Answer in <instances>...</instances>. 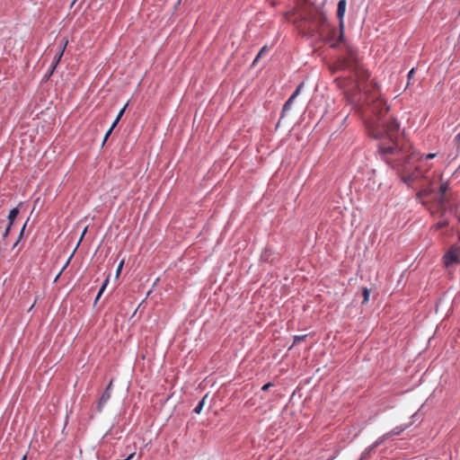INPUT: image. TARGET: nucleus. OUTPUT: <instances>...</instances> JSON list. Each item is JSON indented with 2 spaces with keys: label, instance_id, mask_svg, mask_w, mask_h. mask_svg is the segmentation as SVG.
I'll return each instance as SVG.
<instances>
[{
  "label": "nucleus",
  "instance_id": "nucleus-1",
  "mask_svg": "<svg viewBox=\"0 0 460 460\" xmlns=\"http://www.w3.org/2000/svg\"><path fill=\"white\" fill-rule=\"evenodd\" d=\"M340 66L351 73L345 84V98L352 109L367 118L366 125L368 134L379 139L378 149L384 159L397 170L402 181L407 186L420 188L416 194L417 199L421 200L428 197L434 192L436 179L440 181L442 176L437 171L429 173L431 164L428 160L435 158L437 154L424 155L416 152L401 134L396 119H383L389 108L381 97L377 84L369 80L368 71L362 66L353 49L348 50L347 56L341 60Z\"/></svg>",
  "mask_w": 460,
  "mask_h": 460
},
{
  "label": "nucleus",
  "instance_id": "nucleus-2",
  "mask_svg": "<svg viewBox=\"0 0 460 460\" xmlns=\"http://www.w3.org/2000/svg\"><path fill=\"white\" fill-rule=\"evenodd\" d=\"M444 265L447 270L454 269L460 263V249L452 247L443 257Z\"/></svg>",
  "mask_w": 460,
  "mask_h": 460
},
{
  "label": "nucleus",
  "instance_id": "nucleus-3",
  "mask_svg": "<svg viewBox=\"0 0 460 460\" xmlns=\"http://www.w3.org/2000/svg\"><path fill=\"white\" fill-rule=\"evenodd\" d=\"M346 5H347L346 0H340L338 2L337 17L339 18L340 27H341V32H340V35H339V40H342L344 38V22H343V18H344L345 12H346Z\"/></svg>",
  "mask_w": 460,
  "mask_h": 460
},
{
  "label": "nucleus",
  "instance_id": "nucleus-4",
  "mask_svg": "<svg viewBox=\"0 0 460 460\" xmlns=\"http://www.w3.org/2000/svg\"><path fill=\"white\" fill-rule=\"evenodd\" d=\"M438 182H439V186H438V192H439L438 202H439L441 209H445V205H446V202H447L446 192L449 189V183H448V181H441V180L439 181L437 178L435 184H437ZM435 187H436V185H434V188Z\"/></svg>",
  "mask_w": 460,
  "mask_h": 460
},
{
  "label": "nucleus",
  "instance_id": "nucleus-5",
  "mask_svg": "<svg viewBox=\"0 0 460 460\" xmlns=\"http://www.w3.org/2000/svg\"><path fill=\"white\" fill-rule=\"evenodd\" d=\"M389 438H391V433H385L384 434L383 436H381L380 438H378L371 446H369L368 447H367L364 452L362 453L361 455V457L359 458V460H365L367 458V456L372 453V451L377 447L378 446H380L381 444H383L386 439H388Z\"/></svg>",
  "mask_w": 460,
  "mask_h": 460
},
{
  "label": "nucleus",
  "instance_id": "nucleus-6",
  "mask_svg": "<svg viewBox=\"0 0 460 460\" xmlns=\"http://www.w3.org/2000/svg\"><path fill=\"white\" fill-rule=\"evenodd\" d=\"M326 22V17L323 13H317L314 17L312 24L308 28V33L314 35Z\"/></svg>",
  "mask_w": 460,
  "mask_h": 460
},
{
  "label": "nucleus",
  "instance_id": "nucleus-7",
  "mask_svg": "<svg viewBox=\"0 0 460 460\" xmlns=\"http://www.w3.org/2000/svg\"><path fill=\"white\" fill-rule=\"evenodd\" d=\"M340 32L341 29L339 31L336 28L330 30L326 41L330 43L331 48H336L338 44L343 40V39L339 40Z\"/></svg>",
  "mask_w": 460,
  "mask_h": 460
},
{
  "label": "nucleus",
  "instance_id": "nucleus-8",
  "mask_svg": "<svg viewBox=\"0 0 460 460\" xmlns=\"http://www.w3.org/2000/svg\"><path fill=\"white\" fill-rule=\"evenodd\" d=\"M68 43V40H63L62 42L60 43L59 47H58V52L56 53L55 55V58H54V61H53V64H52V66H51V70H50V75L54 72V70L56 69V66L59 63L63 54H64V51H65V49Z\"/></svg>",
  "mask_w": 460,
  "mask_h": 460
},
{
  "label": "nucleus",
  "instance_id": "nucleus-9",
  "mask_svg": "<svg viewBox=\"0 0 460 460\" xmlns=\"http://www.w3.org/2000/svg\"><path fill=\"white\" fill-rule=\"evenodd\" d=\"M111 398V393L108 391V389H105L103 394H102L99 403H98V411H102L104 404L110 400Z\"/></svg>",
  "mask_w": 460,
  "mask_h": 460
},
{
  "label": "nucleus",
  "instance_id": "nucleus-10",
  "mask_svg": "<svg viewBox=\"0 0 460 460\" xmlns=\"http://www.w3.org/2000/svg\"><path fill=\"white\" fill-rule=\"evenodd\" d=\"M19 214V209L17 208H13L8 215V224L13 226L14 219L17 217Z\"/></svg>",
  "mask_w": 460,
  "mask_h": 460
},
{
  "label": "nucleus",
  "instance_id": "nucleus-11",
  "mask_svg": "<svg viewBox=\"0 0 460 460\" xmlns=\"http://www.w3.org/2000/svg\"><path fill=\"white\" fill-rule=\"evenodd\" d=\"M208 398V394H206L200 401L198 403V405L194 408L193 411L196 413V414H199L202 410H203V407L205 405V401L206 399Z\"/></svg>",
  "mask_w": 460,
  "mask_h": 460
},
{
  "label": "nucleus",
  "instance_id": "nucleus-12",
  "mask_svg": "<svg viewBox=\"0 0 460 460\" xmlns=\"http://www.w3.org/2000/svg\"><path fill=\"white\" fill-rule=\"evenodd\" d=\"M448 225V220L446 218H441L434 226L437 230L442 229Z\"/></svg>",
  "mask_w": 460,
  "mask_h": 460
},
{
  "label": "nucleus",
  "instance_id": "nucleus-13",
  "mask_svg": "<svg viewBox=\"0 0 460 460\" xmlns=\"http://www.w3.org/2000/svg\"><path fill=\"white\" fill-rule=\"evenodd\" d=\"M362 295H363V301L362 304H366L369 300L370 291L367 288H364L362 289Z\"/></svg>",
  "mask_w": 460,
  "mask_h": 460
},
{
  "label": "nucleus",
  "instance_id": "nucleus-14",
  "mask_svg": "<svg viewBox=\"0 0 460 460\" xmlns=\"http://www.w3.org/2000/svg\"><path fill=\"white\" fill-rule=\"evenodd\" d=\"M305 85V83L302 82L296 89V91L292 93V95L290 96L291 97V100H295L298 94L300 93L301 90L303 89Z\"/></svg>",
  "mask_w": 460,
  "mask_h": 460
},
{
  "label": "nucleus",
  "instance_id": "nucleus-15",
  "mask_svg": "<svg viewBox=\"0 0 460 460\" xmlns=\"http://www.w3.org/2000/svg\"><path fill=\"white\" fill-rule=\"evenodd\" d=\"M108 282H109L108 279L103 282L102 286L101 287V288H100V290L98 292V295L96 296V300H98L101 297V296L102 295L103 291L105 290V288H106V287L108 285Z\"/></svg>",
  "mask_w": 460,
  "mask_h": 460
},
{
  "label": "nucleus",
  "instance_id": "nucleus-16",
  "mask_svg": "<svg viewBox=\"0 0 460 460\" xmlns=\"http://www.w3.org/2000/svg\"><path fill=\"white\" fill-rule=\"evenodd\" d=\"M306 334L305 335H296L294 337V342H293V345L304 341L305 338H306Z\"/></svg>",
  "mask_w": 460,
  "mask_h": 460
},
{
  "label": "nucleus",
  "instance_id": "nucleus-17",
  "mask_svg": "<svg viewBox=\"0 0 460 460\" xmlns=\"http://www.w3.org/2000/svg\"><path fill=\"white\" fill-rule=\"evenodd\" d=\"M267 51V48L266 47H263L260 52L258 53V55L256 56L253 63H256L261 58V56Z\"/></svg>",
  "mask_w": 460,
  "mask_h": 460
},
{
  "label": "nucleus",
  "instance_id": "nucleus-18",
  "mask_svg": "<svg viewBox=\"0 0 460 460\" xmlns=\"http://www.w3.org/2000/svg\"><path fill=\"white\" fill-rule=\"evenodd\" d=\"M293 102H294V100H291V97H289L288 100L285 102L283 110L284 111L288 110Z\"/></svg>",
  "mask_w": 460,
  "mask_h": 460
},
{
  "label": "nucleus",
  "instance_id": "nucleus-19",
  "mask_svg": "<svg viewBox=\"0 0 460 460\" xmlns=\"http://www.w3.org/2000/svg\"><path fill=\"white\" fill-rule=\"evenodd\" d=\"M74 256V252H72V254L69 256V258L67 259V261H66V263H64V266L62 267L61 269V272H63L66 267L69 265L70 261H71V259L73 258Z\"/></svg>",
  "mask_w": 460,
  "mask_h": 460
},
{
  "label": "nucleus",
  "instance_id": "nucleus-20",
  "mask_svg": "<svg viewBox=\"0 0 460 460\" xmlns=\"http://www.w3.org/2000/svg\"><path fill=\"white\" fill-rule=\"evenodd\" d=\"M402 430H403V429H400L397 427V428L394 429L393 430H391L389 433H391V437H392L394 435H399Z\"/></svg>",
  "mask_w": 460,
  "mask_h": 460
},
{
  "label": "nucleus",
  "instance_id": "nucleus-21",
  "mask_svg": "<svg viewBox=\"0 0 460 460\" xmlns=\"http://www.w3.org/2000/svg\"><path fill=\"white\" fill-rule=\"evenodd\" d=\"M128 104H126L119 112L118 116H117V121H119V119H121V117L123 116L125 111H126V108H127Z\"/></svg>",
  "mask_w": 460,
  "mask_h": 460
},
{
  "label": "nucleus",
  "instance_id": "nucleus-22",
  "mask_svg": "<svg viewBox=\"0 0 460 460\" xmlns=\"http://www.w3.org/2000/svg\"><path fill=\"white\" fill-rule=\"evenodd\" d=\"M113 129H111V128H109V130L106 132L105 136H104V139H103V144L107 141V139L109 138V137L111 136V132H112Z\"/></svg>",
  "mask_w": 460,
  "mask_h": 460
},
{
  "label": "nucleus",
  "instance_id": "nucleus-23",
  "mask_svg": "<svg viewBox=\"0 0 460 460\" xmlns=\"http://www.w3.org/2000/svg\"><path fill=\"white\" fill-rule=\"evenodd\" d=\"M123 265H124V261H121L120 263L119 264L117 271H116L117 276H119L120 274Z\"/></svg>",
  "mask_w": 460,
  "mask_h": 460
},
{
  "label": "nucleus",
  "instance_id": "nucleus-24",
  "mask_svg": "<svg viewBox=\"0 0 460 460\" xmlns=\"http://www.w3.org/2000/svg\"><path fill=\"white\" fill-rule=\"evenodd\" d=\"M11 227H12V226H10V225L8 224V225H7V226H6V229L4 230V234H3V237H4V238H5V237L9 234V232H10V230H11Z\"/></svg>",
  "mask_w": 460,
  "mask_h": 460
},
{
  "label": "nucleus",
  "instance_id": "nucleus-25",
  "mask_svg": "<svg viewBox=\"0 0 460 460\" xmlns=\"http://www.w3.org/2000/svg\"><path fill=\"white\" fill-rule=\"evenodd\" d=\"M272 385H273V384H271V383H267V384H265V385L261 387V390H262V391H267V390H269V388H270V387H271Z\"/></svg>",
  "mask_w": 460,
  "mask_h": 460
},
{
  "label": "nucleus",
  "instance_id": "nucleus-26",
  "mask_svg": "<svg viewBox=\"0 0 460 460\" xmlns=\"http://www.w3.org/2000/svg\"><path fill=\"white\" fill-rule=\"evenodd\" d=\"M86 232H87V227H85V228L84 229V231L82 232V234H81V237H80L79 242H78V243H77V246H78V245L80 244V243L82 242V240H83V238H84V234H86Z\"/></svg>",
  "mask_w": 460,
  "mask_h": 460
},
{
  "label": "nucleus",
  "instance_id": "nucleus-27",
  "mask_svg": "<svg viewBox=\"0 0 460 460\" xmlns=\"http://www.w3.org/2000/svg\"><path fill=\"white\" fill-rule=\"evenodd\" d=\"M415 73V68H411L408 73V78L411 79Z\"/></svg>",
  "mask_w": 460,
  "mask_h": 460
},
{
  "label": "nucleus",
  "instance_id": "nucleus-28",
  "mask_svg": "<svg viewBox=\"0 0 460 460\" xmlns=\"http://www.w3.org/2000/svg\"><path fill=\"white\" fill-rule=\"evenodd\" d=\"M119 121H117V119L113 121L112 125L111 126V129H114V128L117 126Z\"/></svg>",
  "mask_w": 460,
  "mask_h": 460
},
{
  "label": "nucleus",
  "instance_id": "nucleus-29",
  "mask_svg": "<svg viewBox=\"0 0 460 460\" xmlns=\"http://www.w3.org/2000/svg\"><path fill=\"white\" fill-rule=\"evenodd\" d=\"M455 141L456 144H460V133L456 137Z\"/></svg>",
  "mask_w": 460,
  "mask_h": 460
},
{
  "label": "nucleus",
  "instance_id": "nucleus-30",
  "mask_svg": "<svg viewBox=\"0 0 460 460\" xmlns=\"http://www.w3.org/2000/svg\"><path fill=\"white\" fill-rule=\"evenodd\" d=\"M25 226H26V223L23 225V226H22V228L21 232H20V236H19L20 238L22 237V234H23V231H24V229H25Z\"/></svg>",
  "mask_w": 460,
  "mask_h": 460
},
{
  "label": "nucleus",
  "instance_id": "nucleus-31",
  "mask_svg": "<svg viewBox=\"0 0 460 460\" xmlns=\"http://www.w3.org/2000/svg\"><path fill=\"white\" fill-rule=\"evenodd\" d=\"M63 272H61V270L59 271V273L56 276L55 278V280L54 281H57L58 279V278L61 276Z\"/></svg>",
  "mask_w": 460,
  "mask_h": 460
},
{
  "label": "nucleus",
  "instance_id": "nucleus-32",
  "mask_svg": "<svg viewBox=\"0 0 460 460\" xmlns=\"http://www.w3.org/2000/svg\"><path fill=\"white\" fill-rule=\"evenodd\" d=\"M111 385H112V381H111L110 384L108 385V386L106 387V389H108V391H110V388H111Z\"/></svg>",
  "mask_w": 460,
  "mask_h": 460
},
{
  "label": "nucleus",
  "instance_id": "nucleus-33",
  "mask_svg": "<svg viewBox=\"0 0 460 460\" xmlns=\"http://www.w3.org/2000/svg\"><path fill=\"white\" fill-rule=\"evenodd\" d=\"M26 458H27V456H26V455H25V456H23V457L22 458V460H26Z\"/></svg>",
  "mask_w": 460,
  "mask_h": 460
}]
</instances>
